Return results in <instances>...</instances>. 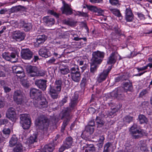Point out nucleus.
<instances>
[{
	"mask_svg": "<svg viewBox=\"0 0 152 152\" xmlns=\"http://www.w3.org/2000/svg\"><path fill=\"white\" fill-rule=\"evenodd\" d=\"M96 120L98 127H102L104 124V121L101 119L100 117L98 116L96 117Z\"/></svg>",
	"mask_w": 152,
	"mask_h": 152,
	"instance_id": "37998d69",
	"label": "nucleus"
},
{
	"mask_svg": "<svg viewBox=\"0 0 152 152\" xmlns=\"http://www.w3.org/2000/svg\"><path fill=\"white\" fill-rule=\"evenodd\" d=\"M112 66H109L107 69L104 70L102 72L99 74L97 77V82L99 83H101L105 80L111 70Z\"/></svg>",
	"mask_w": 152,
	"mask_h": 152,
	"instance_id": "dca6fc26",
	"label": "nucleus"
},
{
	"mask_svg": "<svg viewBox=\"0 0 152 152\" xmlns=\"http://www.w3.org/2000/svg\"><path fill=\"white\" fill-rule=\"evenodd\" d=\"M20 25L26 31H30L32 28V25L31 23L27 22L25 20L21 21L20 22Z\"/></svg>",
	"mask_w": 152,
	"mask_h": 152,
	"instance_id": "a878e982",
	"label": "nucleus"
},
{
	"mask_svg": "<svg viewBox=\"0 0 152 152\" xmlns=\"http://www.w3.org/2000/svg\"><path fill=\"white\" fill-rule=\"evenodd\" d=\"M63 5L61 8L62 13L65 14L66 15H71L73 13L72 9L68 4L63 2Z\"/></svg>",
	"mask_w": 152,
	"mask_h": 152,
	"instance_id": "6ab92c4d",
	"label": "nucleus"
},
{
	"mask_svg": "<svg viewBox=\"0 0 152 152\" xmlns=\"http://www.w3.org/2000/svg\"><path fill=\"white\" fill-rule=\"evenodd\" d=\"M25 36V34L23 32L17 31L14 32L12 36V41L15 42H20L24 39Z\"/></svg>",
	"mask_w": 152,
	"mask_h": 152,
	"instance_id": "9d476101",
	"label": "nucleus"
},
{
	"mask_svg": "<svg viewBox=\"0 0 152 152\" xmlns=\"http://www.w3.org/2000/svg\"><path fill=\"white\" fill-rule=\"evenodd\" d=\"M126 92L122 87L118 88L113 91L111 93L112 96L118 99H122L124 96V93Z\"/></svg>",
	"mask_w": 152,
	"mask_h": 152,
	"instance_id": "f8f14e48",
	"label": "nucleus"
},
{
	"mask_svg": "<svg viewBox=\"0 0 152 152\" xmlns=\"http://www.w3.org/2000/svg\"><path fill=\"white\" fill-rule=\"evenodd\" d=\"M110 10L115 16L122 18V16L119 10L116 9H110Z\"/></svg>",
	"mask_w": 152,
	"mask_h": 152,
	"instance_id": "58836bf2",
	"label": "nucleus"
},
{
	"mask_svg": "<svg viewBox=\"0 0 152 152\" xmlns=\"http://www.w3.org/2000/svg\"><path fill=\"white\" fill-rule=\"evenodd\" d=\"M47 39V37L45 35H39L36 39V43L38 45L43 43Z\"/></svg>",
	"mask_w": 152,
	"mask_h": 152,
	"instance_id": "2f4dec72",
	"label": "nucleus"
},
{
	"mask_svg": "<svg viewBox=\"0 0 152 152\" xmlns=\"http://www.w3.org/2000/svg\"><path fill=\"white\" fill-rule=\"evenodd\" d=\"M71 78L75 82H78L80 79V73L78 66L75 65L70 69Z\"/></svg>",
	"mask_w": 152,
	"mask_h": 152,
	"instance_id": "39448f33",
	"label": "nucleus"
},
{
	"mask_svg": "<svg viewBox=\"0 0 152 152\" xmlns=\"http://www.w3.org/2000/svg\"><path fill=\"white\" fill-rule=\"evenodd\" d=\"M87 8L91 10V11H93L95 12L96 9V7L92 6H88V5L86 6Z\"/></svg>",
	"mask_w": 152,
	"mask_h": 152,
	"instance_id": "bf43d9fd",
	"label": "nucleus"
},
{
	"mask_svg": "<svg viewBox=\"0 0 152 152\" xmlns=\"http://www.w3.org/2000/svg\"><path fill=\"white\" fill-rule=\"evenodd\" d=\"M78 102V101H74L73 99L71 100L69 104V107L66 108L64 115L71 117L70 113L73 110L75 109Z\"/></svg>",
	"mask_w": 152,
	"mask_h": 152,
	"instance_id": "f3484780",
	"label": "nucleus"
},
{
	"mask_svg": "<svg viewBox=\"0 0 152 152\" xmlns=\"http://www.w3.org/2000/svg\"><path fill=\"white\" fill-rule=\"evenodd\" d=\"M43 20L46 25L48 26H52L54 24L55 22L54 18L48 16L44 17Z\"/></svg>",
	"mask_w": 152,
	"mask_h": 152,
	"instance_id": "393cba45",
	"label": "nucleus"
},
{
	"mask_svg": "<svg viewBox=\"0 0 152 152\" xmlns=\"http://www.w3.org/2000/svg\"><path fill=\"white\" fill-rule=\"evenodd\" d=\"M42 92L39 89L35 88H31L30 89V96L35 101L39 99L42 97Z\"/></svg>",
	"mask_w": 152,
	"mask_h": 152,
	"instance_id": "4468645a",
	"label": "nucleus"
},
{
	"mask_svg": "<svg viewBox=\"0 0 152 152\" xmlns=\"http://www.w3.org/2000/svg\"><path fill=\"white\" fill-rule=\"evenodd\" d=\"M87 126H90L93 127L95 126V123L94 120H91L88 122Z\"/></svg>",
	"mask_w": 152,
	"mask_h": 152,
	"instance_id": "e2e57ef3",
	"label": "nucleus"
},
{
	"mask_svg": "<svg viewBox=\"0 0 152 152\" xmlns=\"http://www.w3.org/2000/svg\"><path fill=\"white\" fill-rule=\"evenodd\" d=\"M85 130L90 134H92L94 132V129L93 126H87L85 127Z\"/></svg>",
	"mask_w": 152,
	"mask_h": 152,
	"instance_id": "09e8293b",
	"label": "nucleus"
},
{
	"mask_svg": "<svg viewBox=\"0 0 152 152\" xmlns=\"http://www.w3.org/2000/svg\"><path fill=\"white\" fill-rule=\"evenodd\" d=\"M71 96L72 97H71V100H72V99H73V100L74 101H78V95L77 93H75L73 94H72Z\"/></svg>",
	"mask_w": 152,
	"mask_h": 152,
	"instance_id": "864d4df0",
	"label": "nucleus"
},
{
	"mask_svg": "<svg viewBox=\"0 0 152 152\" xmlns=\"http://www.w3.org/2000/svg\"><path fill=\"white\" fill-rule=\"evenodd\" d=\"M12 12H17L18 11H24L26 10V8L23 6L19 5L18 6L13 7L11 8Z\"/></svg>",
	"mask_w": 152,
	"mask_h": 152,
	"instance_id": "f704fd0d",
	"label": "nucleus"
},
{
	"mask_svg": "<svg viewBox=\"0 0 152 152\" xmlns=\"http://www.w3.org/2000/svg\"><path fill=\"white\" fill-rule=\"evenodd\" d=\"M7 12V10L6 8L1 9L0 10V14L1 15H4Z\"/></svg>",
	"mask_w": 152,
	"mask_h": 152,
	"instance_id": "0e129e2a",
	"label": "nucleus"
},
{
	"mask_svg": "<svg viewBox=\"0 0 152 152\" xmlns=\"http://www.w3.org/2000/svg\"><path fill=\"white\" fill-rule=\"evenodd\" d=\"M105 53L103 52L97 51L93 52L92 54V57L91 61L92 63H96L100 64L102 62L104 57Z\"/></svg>",
	"mask_w": 152,
	"mask_h": 152,
	"instance_id": "423d86ee",
	"label": "nucleus"
},
{
	"mask_svg": "<svg viewBox=\"0 0 152 152\" xmlns=\"http://www.w3.org/2000/svg\"><path fill=\"white\" fill-rule=\"evenodd\" d=\"M54 149V147L49 144L44 146L42 151H36V152H52Z\"/></svg>",
	"mask_w": 152,
	"mask_h": 152,
	"instance_id": "c85d7f7f",
	"label": "nucleus"
},
{
	"mask_svg": "<svg viewBox=\"0 0 152 152\" xmlns=\"http://www.w3.org/2000/svg\"><path fill=\"white\" fill-rule=\"evenodd\" d=\"M148 93V91L146 89L143 90L140 94V96L142 97Z\"/></svg>",
	"mask_w": 152,
	"mask_h": 152,
	"instance_id": "6e6d98bb",
	"label": "nucleus"
},
{
	"mask_svg": "<svg viewBox=\"0 0 152 152\" xmlns=\"http://www.w3.org/2000/svg\"><path fill=\"white\" fill-rule=\"evenodd\" d=\"M22 86L24 87L28 88L29 86V83L26 80H23L21 82Z\"/></svg>",
	"mask_w": 152,
	"mask_h": 152,
	"instance_id": "4d7b16f0",
	"label": "nucleus"
},
{
	"mask_svg": "<svg viewBox=\"0 0 152 152\" xmlns=\"http://www.w3.org/2000/svg\"><path fill=\"white\" fill-rule=\"evenodd\" d=\"M14 101L18 104H21L24 102V96L23 93L20 90L15 91L13 95Z\"/></svg>",
	"mask_w": 152,
	"mask_h": 152,
	"instance_id": "1a4fd4ad",
	"label": "nucleus"
},
{
	"mask_svg": "<svg viewBox=\"0 0 152 152\" xmlns=\"http://www.w3.org/2000/svg\"><path fill=\"white\" fill-rule=\"evenodd\" d=\"M109 2L113 5L116 6L120 4L118 0H109Z\"/></svg>",
	"mask_w": 152,
	"mask_h": 152,
	"instance_id": "5fc2aeb1",
	"label": "nucleus"
},
{
	"mask_svg": "<svg viewBox=\"0 0 152 152\" xmlns=\"http://www.w3.org/2000/svg\"><path fill=\"white\" fill-rule=\"evenodd\" d=\"M95 12L96 13L97 15H102L104 13V11L100 8H96L95 9Z\"/></svg>",
	"mask_w": 152,
	"mask_h": 152,
	"instance_id": "8fccbe9b",
	"label": "nucleus"
},
{
	"mask_svg": "<svg viewBox=\"0 0 152 152\" xmlns=\"http://www.w3.org/2000/svg\"><path fill=\"white\" fill-rule=\"evenodd\" d=\"M39 54L41 56L45 58H47L51 55L48 50L45 48L40 49L39 51Z\"/></svg>",
	"mask_w": 152,
	"mask_h": 152,
	"instance_id": "bb28decb",
	"label": "nucleus"
},
{
	"mask_svg": "<svg viewBox=\"0 0 152 152\" xmlns=\"http://www.w3.org/2000/svg\"><path fill=\"white\" fill-rule=\"evenodd\" d=\"M59 71L61 75H66L70 72V69L66 66L61 65L59 67Z\"/></svg>",
	"mask_w": 152,
	"mask_h": 152,
	"instance_id": "7c9ffc66",
	"label": "nucleus"
},
{
	"mask_svg": "<svg viewBox=\"0 0 152 152\" xmlns=\"http://www.w3.org/2000/svg\"><path fill=\"white\" fill-rule=\"evenodd\" d=\"M18 138L15 135H13L9 141V146L12 147L17 144Z\"/></svg>",
	"mask_w": 152,
	"mask_h": 152,
	"instance_id": "4c0bfd02",
	"label": "nucleus"
},
{
	"mask_svg": "<svg viewBox=\"0 0 152 152\" xmlns=\"http://www.w3.org/2000/svg\"><path fill=\"white\" fill-rule=\"evenodd\" d=\"M138 146L142 152H147L149 151L146 142L144 140H140L138 143Z\"/></svg>",
	"mask_w": 152,
	"mask_h": 152,
	"instance_id": "5701e85b",
	"label": "nucleus"
},
{
	"mask_svg": "<svg viewBox=\"0 0 152 152\" xmlns=\"http://www.w3.org/2000/svg\"><path fill=\"white\" fill-rule=\"evenodd\" d=\"M2 56L3 58L7 61L12 62L15 63L18 61V59L16 58V54L14 52H4L2 53Z\"/></svg>",
	"mask_w": 152,
	"mask_h": 152,
	"instance_id": "9b49d317",
	"label": "nucleus"
},
{
	"mask_svg": "<svg viewBox=\"0 0 152 152\" xmlns=\"http://www.w3.org/2000/svg\"><path fill=\"white\" fill-rule=\"evenodd\" d=\"M56 61V59L54 57H52L50 59L46 61L47 64L50 65L52 64H55V62Z\"/></svg>",
	"mask_w": 152,
	"mask_h": 152,
	"instance_id": "3c124183",
	"label": "nucleus"
},
{
	"mask_svg": "<svg viewBox=\"0 0 152 152\" xmlns=\"http://www.w3.org/2000/svg\"><path fill=\"white\" fill-rule=\"evenodd\" d=\"M133 148L132 146L128 144H126L125 145V148L124 149L123 152H132Z\"/></svg>",
	"mask_w": 152,
	"mask_h": 152,
	"instance_id": "a18cd8bd",
	"label": "nucleus"
},
{
	"mask_svg": "<svg viewBox=\"0 0 152 152\" xmlns=\"http://www.w3.org/2000/svg\"><path fill=\"white\" fill-rule=\"evenodd\" d=\"M62 81L60 79H56L55 85H50L49 88V94L53 99H56L61 92L62 85Z\"/></svg>",
	"mask_w": 152,
	"mask_h": 152,
	"instance_id": "f257e3e1",
	"label": "nucleus"
},
{
	"mask_svg": "<svg viewBox=\"0 0 152 152\" xmlns=\"http://www.w3.org/2000/svg\"><path fill=\"white\" fill-rule=\"evenodd\" d=\"M125 19L127 22L132 21L134 15L130 7L126 8L125 10Z\"/></svg>",
	"mask_w": 152,
	"mask_h": 152,
	"instance_id": "4be33fe9",
	"label": "nucleus"
},
{
	"mask_svg": "<svg viewBox=\"0 0 152 152\" xmlns=\"http://www.w3.org/2000/svg\"><path fill=\"white\" fill-rule=\"evenodd\" d=\"M92 62H91V68H90V72L92 73H94V72L96 71L97 65L98 64L97 63H92Z\"/></svg>",
	"mask_w": 152,
	"mask_h": 152,
	"instance_id": "c03bdc74",
	"label": "nucleus"
},
{
	"mask_svg": "<svg viewBox=\"0 0 152 152\" xmlns=\"http://www.w3.org/2000/svg\"><path fill=\"white\" fill-rule=\"evenodd\" d=\"M6 116L7 118L12 121H15L17 119L15 109L12 107H10L8 109Z\"/></svg>",
	"mask_w": 152,
	"mask_h": 152,
	"instance_id": "2eb2a0df",
	"label": "nucleus"
},
{
	"mask_svg": "<svg viewBox=\"0 0 152 152\" xmlns=\"http://www.w3.org/2000/svg\"><path fill=\"white\" fill-rule=\"evenodd\" d=\"M73 138L70 136L66 137L63 142V144L59 149V152H63L65 149L71 148L73 143Z\"/></svg>",
	"mask_w": 152,
	"mask_h": 152,
	"instance_id": "6e6552de",
	"label": "nucleus"
},
{
	"mask_svg": "<svg viewBox=\"0 0 152 152\" xmlns=\"http://www.w3.org/2000/svg\"><path fill=\"white\" fill-rule=\"evenodd\" d=\"M2 132L4 134V137L5 138H7L10 135L11 130L9 128H4L2 130Z\"/></svg>",
	"mask_w": 152,
	"mask_h": 152,
	"instance_id": "79ce46f5",
	"label": "nucleus"
},
{
	"mask_svg": "<svg viewBox=\"0 0 152 152\" xmlns=\"http://www.w3.org/2000/svg\"><path fill=\"white\" fill-rule=\"evenodd\" d=\"M62 23L64 24L70 26H72L76 24V22L70 18H67L63 20H62Z\"/></svg>",
	"mask_w": 152,
	"mask_h": 152,
	"instance_id": "473e14b6",
	"label": "nucleus"
},
{
	"mask_svg": "<svg viewBox=\"0 0 152 152\" xmlns=\"http://www.w3.org/2000/svg\"><path fill=\"white\" fill-rule=\"evenodd\" d=\"M136 68L138 70V72H139L140 71H142L147 69V66H144L142 67L139 68L137 67Z\"/></svg>",
	"mask_w": 152,
	"mask_h": 152,
	"instance_id": "69168bd1",
	"label": "nucleus"
},
{
	"mask_svg": "<svg viewBox=\"0 0 152 152\" xmlns=\"http://www.w3.org/2000/svg\"><path fill=\"white\" fill-rule=\"evenodd\" d=\"M89 1L93 4L101 3L103 2V0H89Z\"/></svg>",
	"mask_w": 152,
	"mask_h": 152,
	"instance_id": "13d9d810",
	"label": "nucleus"
},
{
	"mask_svg": "<svg viewBox=\"0 0 152 152\" xmlns=\"http://www.w3.org/2000/svg\"><path fill=\"white\" fill-rule=\"evenodd\" d=\"M137 14L138 17L141 19H143L144 17V15L141 13H137Z\"/></svg>",
	"mask_w": 152,
	"mask_h": 152,
	"instance_id": "774afa93",
	"label": "nucleus"
},
{
	"mask_svg": "<svg viewBox=\"0 0 152 152\" xmlns=\"http://www.w3.org/2000/svg\"><path fill=\"white\" fill-rule=\"evenodd\" d=\"M123 87L124 90L126 92L127 91H131L133 89V86L132 83L129 81L128 82L123 83Z\"/></svg>",
	"mask_w": 152,
	"mask_h": 152,
	"instance_id": "c756f323",
	"label": "nucleus"
},
{
	"mask_svg": "<svg viewBox=\"0 0 152 152\" xmlns=\"http://www.w3.org/2000/svg\"><path fill=\"white\" fill-rule=\"evenodd\" d=\"M119 56V55L117 54L115 52H113L111 53L109 57L107 63L109 64H114L116 62L117 57Z\"/></svg>",
	"mask_w": 152,
	"mask_h": 152,
	"instance_id": "b1692460",
	"label": "nucleus"
},
{
	"mask_svg": "<svg viewBox=\"0 0 152 152\" xmlns=\"http://www.w3.org/2000/svg\"><path fill=\"white\" fill-rule=\"evenodd\" d=\"M13 151V152H23V147L22 144L20 143L17 144L14 148Z\"/></svg>",
	"mask_w": 152,
	"mask_h": 152,
	"instance_id": "ea45409f",
	"label": "nucleus"
},
{
	"mask_svg": "<svg viewBox=\"0 0 152 152\" xmlns=\"http://www.w3.org/2000/svg\"><path fill=\"white\" fill-rule=\"evenodd\" d=\"M4 90V91L6 93H8L10 92L11 89L9 87L7 86L3 88Z\"/></svg>",
	"mask_w": 152,
	"mask_h": 152,
	"instance_id": "052dcab7",
	"label": "nucleus"
},
{
	"mask_svg": "<svg viewBox=\"0 0 152 152\" xmlns=\"http://www.w3.org/2000/svg\"><path fill=\"white\" fill-rule=\"evenodd\" d=\"M35 124L39 129L46 132L49 126V120L45 116L41 115L36 119Z\"/></svg>",
	"mask_w": 152,
	"mask_h": 152,
	"instance_id": "f03ea898",
	"label": "nucleus"
},
{
	"mask_svg": "<svg viewBox=\"0 0 152 152\" xmlns=\"http://www.w3.org/2000/svg\"><path fill=\"white\" fill-rule=\"evenodd\" d=\"M87 147L88 148V150L92 152H94L96 151V148L93 144H86Z\"/></svg>",
	"mask_w": 152,
	"mask_h": 152,
	"instance_id": "603ef678",
	"label": "nucleus"
},
{
	"mask_svg": "<svg viewBox=\"0 0 152 152\" xmlns=\"http://www.w3.org/2000/svg\"><path fill=\"white\" fill-rule=\"evenodd\" d=\"M133 117L128 115L125 116L123 118V120L125 124L129 123L132 121Z\"/></svg>",
	"mask_w": 152,
	"mask_h": 152,
	"instance_id": "de8ad7c7",
	"label": "nucleus"
},
{
	"mask_svg": "<svg viewBox=\"0 0 152 152\" xmlns=\"http://www.w3.org/2000/svg\"><path fill=\"white\" fill-rule=\"evenodd\" d=\"M0 85L3 88L7 86L6 82L4 80H0Z\"/></svg>",
	"mask_w": 152,
	"mask_h": 152,
	"instance_id": "680f3d73",
	"label": "nucleus"
},
{
	"mask_svg": "<svg viewBox=\"0 0 152 152\" xmlns=\"http://www.w3.org/2000/svg\"><path fill=\"white\" fill-rule=\"evenodd\" d=\"M20 123L24 129H28L31 126V121L29 118V115L26 114L20 115Z\"/></svg>",
	"mask_w": 152,
	"mask_h": 152,
	"instance_id": "0eeeda50",
	"label": "nucleus"
},
{
	"mask_svg": "<svg viewBox=\"0 0 152 152\" xmlns=\"http://www.w3.org/2000/svg\"><path fill=\"white\" fill-rule=\"evenodd\" d=\"M21 57L25 59L29 60L32 57L33 53L28 49H26L21 51Z\"/></svg>",
	"mask_w": 152,
	"mask_h": 152,
	"instance_id": "412c9836",
	"label": "nucleus"
},
{
	"mask_svg": "<svg viewBox=\"0 0 152 152\" xmlns=\"http://www.w3.org/2000/svg\"><path fill=\"white\" fill-rule=\"evenodd\" d=\"M33 104L35 107H38L41 109L46 108L48 107V102L44 97H41L39 99L34 101Z\"/></svg>",
	"mask_w": 152,
	"mask_h": 152,
	"instance_id": "ddd939ff",
	"label": "nucleus"
},
{
	"mask_svg": "<svg viewBox=\"0 0 152 152\" xmlns=\"http://www.w3.org/2000/svg\"><path fill=\"white\" fill-rule=\"evenodd\" d=\"M12 69L13 72L17 74V76L20 78H21L25 76V73L21 67L14 66L12 67Z\"/></svg>",
	"mask_w": 152,
	"mask_h": 152,
	"instance_id": "a211bd4d",
	"label": "nucleus"
},
{
	"mask_svg": "<svg viewBox=\"0 0 152 152\" xmlns=\"http://www.w3.org/2000/svg\"><path fill=\"white\" fill-rule=\"evenodd\" d=\"M26 70L28 75L30 77L44 76L45 75V72L40 71L39 69L35 66H28Z\"/></svg>",
	"mask_w": 152,
	"mask_h": 152,
	"instance_id": "20e7f679",
	"label": "nucleus"
},
{
	"mask_svg": "<svg viewBox=\"0 0 152 152\" xmlns=\"http://www.w3.org/2000/svg\"><path fill=\"white\" fill-rule=\"evenodd\" d=\"M53 55L56 57H58V58H59L61 57V56L62 54H60L59 53H56L55 52H54Z\"/></svg>",
	"mask_w": 152,
	"mask_h": 152,
	"instance_id": "338daca9",
	"label": "nucleus"
},
{
	"mask_svg": "<svg viewBox=\"0 0 152 152\" xmlns=\"http://www.w3.org/2000/svg\"><path fill=\"white\" fill-rule=\"evenodd\" d=\"M138 120L141 124L145 123L147 124L148 122V119L143 114H140L138 117Z\"/></svg>",
	"mask_w": 152,
	"mask_h": 152,
	"instance_id": "72a5a7b5",
	"label": "nucleus"
},
{
	"mask_svg": "<svg viewBox=\"0 0 152 152\" xmlns=\"http://www.w3.org/2000/svg\"><path fill=\"white\" fill-rule=\"evenodd\" d=\"M112 145L111 142H108L106 143L104 146L103 151L110 152V148Z\"/></svg>",
	"mask_w": 152,
	"mask_h": 152,
	"instance_id": "49530a36",
	"label": "nucleus"
},
{
	"mask_svg": "<svg viewBox=\"0 0 152 152\" xmlns=\"http://www.w3.org/2000/svg\"><path fill=\"white\" fill-rule=\"evenodd\" d=\"M87 77H84L81 81L80 86L82 89L84 90L87 84Z\"/></svg>",
	"mask_w": 152,
	"mask_h": 152,
	"instance_id": "a19ab883",
	"label": "nucleus"
},
{
	"mask_svg": "<svg viewBox=\"0 0 152 152\" xmlns=\"http://www.w3.org/2000/svg\"><path fill=\"white\" fill-rule=\"evenodd\" d=\"M128 79V74L126 73L121 74L117 77L115 78V81L118 82L119 81H123L126 80Z\"/></svg>",
	"mask_w": 152,
	"mask_h": 152,
	"instance_id": "cd10ccee",
	"label": "nucleus"
},
{
	"mask_svg": "<svg viewBox=\"0 0 152 152\" xmlns=\"http://www.w3.org/2000/svg\"><path fill=\"white\" fill-rule=\"evenodd\" d=\"M129 134L133 139H137L142 137L145 133L141 129H138L137 125L134 124L129 129Z\"/></svg>",
	"mask_w": 152,
	"mask_h": 152,
	"instance_id": "7ed1b4c3",
	"label": "nucleus"
},
{
	"mask_svg": "<svg viewBox=\"0 0 152 152\" xmlns=\"http://www.w3.org/2000/svg\"><path fill=\"white\" fill-rule=\"evenodd\" d=\"M47 80L43 79H37L36 80L35 84L40 89L44 91L47 88L46 82Z\"/></svg>",
	"mask_w": 152,
	"mask_h": 152,
	"instance_id": "aec40b11",
	"label": "nucleus"
},
{
	"mask_svg": "<svg viewBox=\"0 0 152 152\" xmlns=\"http://www.w3.org/2000/svg\"><path fill=\"white\" fill-rule=\"evenodd\" d=\"M37 134H34L30 137L27 142L29 144H32L34 142H36L37 140Z\"/></svg>",
	"mask_w": 152,
	"mask_h": 152,
	"instance_id": "c9c22d12",
	"label": "nucleus"
},
{
	"mask_svg": "<svg viewBox=\"0 0 152 152\" xmlns=\"http://www.w3.org/2000/svg\"><path fill=\"white\" fill-rule=\"evenodd\" d=\"M66 119L63 122L62 126L61 127V132H63L65 130V128L67 125L68 122L69 121L71 117H70L66 116Z\"/></svg>",
	"mask_w": 152,
	"mask_h": 152,
	"instance_id": "e433bc0d",
	"label": "nucleus"
}]
</instances>
